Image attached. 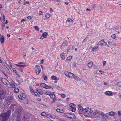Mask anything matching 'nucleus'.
I'll list each match as a JSON object with an SVG mask.
<instances>
[{
    "label": "nucleus",
    "instance_id": "f257e3e1",
    "mask_svg": "<svg viewBox=\"0 0 121 121\" xmlns=\"http://www.w3.org/2000/svg\"><path fill=\"white\" fill-rule=\"evenodd\" d=\"M10 114V111H8L7 112L2 113L0 116V119L2 121H6Z\"/></svg>",
    "mask_w": 121,
    "mask_h": 121
},
{
    "label": "nucleus",
    "instance_id": "f03ea898",
    "mask_svg": "<svg viewBox=\"0 0 121 121\" xmlns=\"http://www.w3.org/2000/svg\"><path fill=\"white\" fill-rule=\"evenodd\" d=\"M21 114V112L20 111L16 110L15 111V115L14 117H15L16 118V121H20L21 119L20 118V115Z\"/></svg>",
    "mask_w": 121,
    "mask_h": 121
},
{
    "label": "nucleus",
    "instance_id": "7ed1b4c3",
    "mask_svg": "<svg viewBox=\"0 0 121 121\" xmlns=\"http://www.w3.org/2000/svg\"><path fill=\"white\" fill-rule=\"evenodd\" d=\"M40 86L46 89H52L54 87L52 86H49L46 84L45 83H42L40 84Z\"/></svg>",
    "mask_w": 121,
    "mask_h": 121
},
{
    "label": "nucleus",
    "instance_id": "20e7f679",
    "mask_svg": "<svg viewBox=\"0 0 121 121\" xmlns=\"http://www.w3.org/2000/svg\"><path fill=\"white\" fill-rule=\"evenodd\" d=\"M66 117L72 119H74L75 118V116L73 114L70 113H67L65 114Z\"/></svg>",
    "mask_w": 121,
    "mask_h": 121
},
{
    "label": "nucleus",
    "instance_id": "39448f33",
    "mask_svg": "<svg viewBox=\"0 0 121 121\" xmlns=\"http://www.w3.org/2000/svg\"><path fill=\"white\" fill-rule=\"evenodd\" d=\"M1 80L3 83L7 87L10 88V84L9 82L6 79L4 78L1 79Z\"/></svg>",
    "mask_w": 121,
    "mask_h": 121
},
{
    "label": "nucleus",
    "instance_id": "423d86ee",
    "mask_svg": "<svg viewBox=\"0 0 121 121\" xmlns=\"http://www.w3.org/2000/svg\"><path fill=\"white\" fill-rule=\"evenodd\" d=\"M70 109L73 112H74L76 110L75 108V105L73 103H72L69 104Z\"/></svg>",
    "mask_w": 121,
    "mask_h": 121
},
{
    "label": "nucleus",
    "instance_id": "0eeeda50",
    "mask_svg": "<svg viewBox=\"0 0 121 121\" xmlns=\"http://www.w3.org/2000/svg\"><path fill=\"white\" fill-rule=\"evenodd\" d=\"M6 93L5 91L3 90H0V99H4Z\"/></svg>",
    "mask_w": 121,
    "mask_h": 121
},
{
    "label": "nucleus",
    "instance_id": "6e6552de",
    "mask_svg": "<svg viewBox=\"0 0 121 121\" xmlns=\"http://www.w3.org/2000/svg\"><path fill=\"white\" fill-rule=\"evenodd\" d=\"M35 69L36 71V73L37 74H38L40 72L41 70L40 66L39 65H37L35 67Z\"/></svg>",
    "mask_w": 121,
    "mask_h": 121
},
{
    "label": "nucleus",
    "instance_id": "1a4fd4ad",
    "mask_svg": "<svg viewBox=\"0 0 121 121\" xmlns=\"http://www.w3.org/2000/svg\"><path fill=\"white\" fill-rule=\"evenodd\" d=\"M65 73L67 76L71 78H73V77L74 76V74H73L69 72H65Z\"/></svg>",
    "mask_w": 121,
    "mask_h": 121
},
{
    "label": "nucleus",
    "instance_id": "9d476101",
    "mask_svg": "<svg viewBox=\"0 0 121 121\" xmlns=\"http://www.w3.org/2000/svg\"><path fill=\"white\" fill-rule=\"evenodd\" d=\"M98 44L101 46H106L107 44V43L105 42L104 39H102L98 43Z\"/></svg>",
    "mask_w": 121,
    "mask_h": 121
},
{
    "label": "nucleus",
    "instance_id": "9b49d317",
    "mask_svg": "<svg viewBox=\"0 0 121 121\" xmlns=\"http://www.w3.org/2000/svg\"><path fill=\"white\" fill-rule=\"evenodd\" d=\"M84 111L85 112H87L92 114V113L93 112L92 110L88 107L86 108H85L84 109Z\"/></svg>",
    "mask_w": 121,
    "mask_h": 121
},
{
    "label": "nucleus",
    "instance_id": "f8f14e48",
    "mask_svg": "<svg viewBox=\"0 0 121 121\" xmlns=\"http://www.w3.org/2000/svg\"><path fill=\"white\" fill-rule=\"evenodd\" d=\"M12 95V94L10 95V96H9L8 98L6 100V101H7V103H9L10 102H12L13 99Z\"/></svg>",
    "mask_w": 121,
    "mask_h": 121
},
{
    "label": "nucleus",
    "instance_id": "ddd939ff",
    "mask_svg": "<svg viewBox=\"0 0 121 121\" xmlns=\"http://www.w3.org/2000/svg\"><path fill=\"white\" fill-rule=\"evenodd\" d=\"M54 92H53V93L51 94V93L49 95V96H50V97L51 99H53V102H54L55 101V96L54 93Z\"/></svg>",
    "mask_w": 121,
    "mask_h": 121
},
{
    "label": "nucleus",
    "instance_id": "4468645a",
    "mask_svg": "<svg viewBox=\"0 0 121 121\" xmlns=\"http://www.w3.org/2000/svg\"><path fill=\"white\" fill-rule=\"evenodd\" d=\"M30 89L31 92L33 95L37 96L39 95L37 92L32 89L31 87H30Z\"/></svg>",
    "mask_w": 121,
    "mask_h": 121
},
{
    "label": "nucleus",
    "instance_id": "2eb2a0df",
    "mask_svg": "<svg viewBox=\"0 0 121 121\" xmlns=\"http://www.w3.org/2000/svg\"><path fill=\"white\" fill-rule=\"evenodd\" d=\"M46 117L50 119L52 118V119L55 120V118L54 117H52V116L51 114L50 113H47Z\"/></svg>",
    "mask_w": 121,
    "mask_h": 121
},
{
    "label": "nucleus",
    "instance_id": "dca6fc26",
    "mask_svg": "<svg viewBox=\"0 0 121 121\" xmlns=\"http://www.w3.org/2000/svg\"><path fill=\"white\" fill-rule=\"evenodd\" d=\"M105 94L108 96H112L113 94L112 92L109 91H107L105 92Z\"/></svg>",
    "mask_w": 121,
    "mask_h": 121
},
{
    "label": "nucleus",
    "instance_id": "f3484780",
    "mask_svg": "<svg viewBox=\"0 0 121 121\" xmlns=\"http://www.w3.org/2000/svg\"><path fill=\"white\" fill-rule=\"evenodd\" d=\"M67 41L65 40L63 42L62 44L61 47L62 48L66 46L67 45Z\"/></svg>",
    "mask_w": 121,
    "mask_h": 121
},
{
    "label": "nucleus",
    "instance_id": "a211bd4d",
    "mask_svg": "<svg viewBox=\"0 0 121 121\" xmlns=\"http://www.w3.org/2000/svg\"><path fill=\"white\" fill-rule=\"evenodd\" d=\"M78 109L79 111L80 112L84 111V109H83L82 106L80 105H78Z\"/></svg>",
    "mask_w": 121,
    "mask_h": 121
},
{
    "label": "nucleus",
    "instance_id": "6ab92c4d",
    "mask_svg": "<svg viewBox=\"0 0 121 121\" xmlns=\"http://www.w3.org/2000/svg\"><path fill=\"white\" fill-rule=\"evenodd\" d=\"M60 56L61 58L63 59L64 60L65 58V54L64 52L61 53L60 54Z\"/></svg>",
    "mask_w": 121,
    "mask_h": 121
},
{
    "label": "nucleus",
    "instance_id": "aec40b11",
    "mask_svg": "<svg viewBox=\"0 0 121 121\" xmlns=\"http://www.w3.org/2000/svg\"><path fill=\"white\" fill-rule=\"evenodd\" d=\"M6 64L9 67L10 69L12 68V66L10 62L8 61H6L5 62Z\"/></svg>",
    "mask_w": 121,
    "mask_h": 121
},
{
    "label": "nucleus",
    "instance_id": "412c9836",
    "mask_svg": "<svg viewBox=\"0 0 121 121\" xmlns=\"http://www.w3.org/2000/svg\"><path fill=\"white\" fill-rule=\"evenodd\" d=\"M1 66L2 68L5 71H9V70L7 67L4 65L3 64L2 65H1Z\"/></svg>",
    "mask_w": 121,
    "mask_h": 121
},
{
    "label": "nucleus",
    "instance_id": "4be33fe9",
    "mask_svg": "<svg viewBox=\"0 0 121 121\" xmlns=\"http://www.w3.org/2000/svg\"><path fill=\"white\" fill-rule=\"evenodd\" d=\"M107 114V113H106V114L104 113V112L102 111H99L98 113V114L101 115L102 117L104 116H106Z\"/></svg>",
    "mask_w": 121,
    "mask_h": 121
},
{
    "label": "nucleus",
    "instance_id": "5701e85b",
    "mask_svg": "<svg viewBox=\"0 0 121 121\" xmlns=\"http://www.w3.org/2000/svg\"><path fill=\"white\" fill-rule=\"evenodd\" d=\"M93 114L95 115L97 114H98L99 112V111L97 109H95L93 111Z\"/></svg>",
    "mask_w": 121,
    "mask_h": 121
},
{
    "label": "nucleus",
    "instance_id": "b1692460",
    "mask_svg": "<svg viewBox=\"0 0 121 121\" xmlns=\"http://www.w3.org/2000/svg\"><path fill=\"white\" fill-rule=\"evenodd\" d=\"M36 91L40 94H43V92L42 90L40 89H36Z\"/></svg>",
    "mask_w": 121,
    "mask_h": 121
},
{
    "label": "nucleus",
    "instance_id": "393cba45",
    "mask_svg": "<svg viewBox=\"0 0 121 121\" xmlns=\"http://www.w3.org/2000/svg\"><path fill=\"white\" fill-rule=\"evenodd\" d=\"M115 113L113 111H111L109 112V115L110 116H114L115 115Z\"/></svg>",
    "mask_w": 121,
    "mask_h": 121
},
{
    "label": "nucleus",
    "instance_id": "a878e982",
    "mask_svg": "<svg viewBox=\"0 0 121 121\" xmlns=\"http://www.w3.org/2000/svg\"><path fill=\"white\" fill-rule=\"evenodd\" d=\"M93 65V62H91L87 64L89 68H91Z\"/></svg>",
    "mask_w": 121,
    "mask_h": 121
},
{
    "label": "nucleus",
    "instance_id": "bb28decb",
    "mask_svg": "<svg viewBox=\"0 0 121 121\" xmlns=\"http://www.w3.org/2000/svg\"><path fill=\"white\" fill-rule=\"evenodd\" d=\"M98 48V46H95L92 48V51H96L97 50Z\"/></svg>",
    "mask_w": 121,
    "mask_h": 121
},
{
    "label": "nucleus",
    "instance_id": "cd10ccee",
    "mask_svg": "<svg viewBox=\"0 0 121 121\" xmlns=\"http://www.w3.org/2000/svg\"><path fill=\"white\" fill-rule=\"evenodd\" d=\"M96 73L97 74H101L102 73H104V71H101L100 70H98L96 72Z\"/></svg>",
    "mask_w": 121,
    "mask_h": 121
},
{
    "label": "nucleus",
    "instance_id": "c85d7f7f",
    "mask_svg": "<svg viewBox=\"0 0 121 121\" xmlns=\"http://www.w3.org/2000/svg\"><path fill=\"white\" fill-rule=\"evenodd\" d=\"M50 93V92L49 91H48L46 90L43 92V94L46 95H49Z\"/></svg>",
    "mask_w": 121,
    "mask_h": 121
},
{
    "label": "nucleus",
    "instance_id": "c756f323",
    "mask_svg": "<svg viewBox=\"0 0 121 121\" xmlns=\"http://www.w3.org/2000/svg\"><path fill=\"white\" fill-rule=\"evenodd\" d=\"M108 44L110 45H111L113 42V40L112 39H110L108 41Z\"/></svg>",
    "mask_w": 121,
    "mask_h": 121
},
{
    "label": "nucleus",
    "instance_id": "7c9ffc66",
    "mask_svg": "<svg viewBox=\"0 0 121 121\" xmlns=\"http://www.w3.org/2000/svg\"><path fill=\"white\" fill-rule=\"evenodd\" d=\"M47 35V33L46 32H45L42 34V36L43 37V38H45L46 37Z\"/></svg>",
    "mask_w": 121,
    "mask_h": 121
},
{
    "label": "nucleus",
    "instance_id": "2f4dec72",
    "mask_svg": "<svg viewBox=\"0 0 121 121\" xmlns=\"http://www.w3.org/2000/svg\"><path fill=\"white\" fill-rule=\"evenodd\" d=\"M15 106V105L14 104H12L10 107V110L11 111H14V107Z\"/></svg>",
    "mask_w": 121,
    "mask_h": 121
},
{
    "label": "nucleus",
    "instance_id": "473e14b6",
    "mask_svg": "<svg viewBox=\"0 0 121 121\" xmlns=\"http://www.w3.org/2000/svg\"><path fill=\"white\" fill-rule=\"evenodd\" d=\"M0 39L1 43H3L4 42V38L3 36H2L0 38Z\"/></svg>",
    "mask_w": 121,
    "mask_h": 121
},
{
    "label": "nucleus",
    "instance_id": "72a5a7b5",
    "mask_svg": "<svg viewBox=\"0 0 121 121\" xmlns=\"http://www.w3.org/2000/svg\"><path fill=\"white\" fill-rule=\"evenodd\" d=\"M15 65L16 66H17L21 67H23L27 66V65H18L17 64H15Z\"/></svg>",
    "mask_w": 121,
    "mask_h": 121
},
{
    "label": "nucleus",
    "instance_id": "f704fd0d",
    "mask_svg": "<svg viewBox=\"0 0 121 121\" xmlns=\"http://www.w3.org/2000/svg\"><path fill=\"white\" fill-rule=\"evenodd\" d=\"M92 81L94 82H95L97 81V79L96 78V77L95 76H94L92 78Z\"/></svg>",
    "mask_w": 121,
    "mask_h": 121
},
{
    "label": "nucleus",
    "instance_id": "c9c22d12",
    "mask_svg": "<svg viewBox=\"0 0 121 121\" xmlns=\"http://www.w3.org/2000/svg\"><path fill=\"white\" fill-rule=\"evenodd\" d=\"M51 78L52 80H57L58 78L57 77L55 76H52L51 77Z\"/></svg>",
    "mask_w": 121,
    "mask_h": 121
},
{
    "label": "nucleus",
    "instance_id": "e433bc0d",
    "mask_svg": "<svg viewBox=\"0 0 121 121\" xmlns=\"http://www.w3.org/2000/svg\"><path fill=\"white\" fill-rule=\"evenodd\" d=\"M73 78L77 80H79V79L78 77L75 76L74 75V76L73 77V78Z\"/></svg>",
    "mask_w": 121,
    "mask_h": 121
},
{
    "label": "nucleus",
    "instance_id": "4c0bfd02",
    "mask_svg": "<svg viewBox=\"0 0 121 121\" xmlns=\"http://www.w3.org/2000/svg\"><path fill=\"white\" fill-rule=\"evenodd\" d=\"M101 118L100 116H97L95 117L94 118L95 120H99Z\"/></svg>",
    "mask_w": 121,
    "mask_h": 121
},
{
    "label": "nucleus",
    "instance_id": "58836bf2",
    "mask_svg": "<svg viewBox=\"0 0 121 121\" xmlns=\"http://www.w3.org/2000/svg\"><path fill=\"white\" fill-rule=\"evenodd\" d=\"M116 85L117 86L120 87H121V82H118Z\"/></svg>",
    "mask_w": 121,
    "mask_h": 121
},
{
    "label": "nucleus",
    "instance_id": "ea45409f",
    "mask_svg": "<svg viewBox=\"0 0 121 121\" xmlns=\"http://www.w3.org/2000/svg\"><path fill=\"white\" fill-rule=\"evenodd\" d=\"M72 58V56H69L67 58L66 60V62H67L68 60H71Z\"/></svg>",
    "mask_w": 121,
    "mask_h": 121
},
{
    "label": "nucleus",
    "instance_id": "a19ab883",
    "mask_svg": "<svg viewBox=\"0 0 121 121\" xmlns=\"http://www.w3.org/2000/svg\"><path fill=\"white\" fill-rule=\"evenodd\" d=\"M15 83L17 85H19L20 84L19 82L17 80H16L15 82Z\"/></svg>",
    "mask_w": 121,
    "mask_h": 121
},
{
    "label": "nucleus",
    "instance_id": "79ce46f5",
    "mask_svg": "<svg viewBox=\"0 0 121 121\" xmlns=\"http://www.w3.org/2000/svg\"><path fill=\"white\" fill-rule=\"evenodd\" d=\"M67 20L69 22H73V18H69Z\"/></svg>",
    "mask_w": 121,
    "mask_h": 121
},
{
    "label": "nucleus",
    "instance_id": "37998d69",
    "mask_svg": "<svg viewBox=\"0 0 121 121\" xmlns=\"http://www.w3.org/2000/svg\"><path fill=\"white\" fill-rule=\"evenodd\" d=\"M10 87H12L13 88H15V85L13 83H10Z\"/></svg>",
    "mask_w": 121,
    "mask_h": 121
},
{
    "label": "nucleus",
    "instance_id": "c03bdc74",
    "mask_svg": "<svg viewBox=\"0 0 121 121\" xmlns=\"http://www.w3.org/2000/svg\"><path fill=\"white\" fill-rule=\"evenodd\" d=\"M45 16L47 19L49 18L50 16V15L49 13H47L45 14Z\"/></svg>",
    "mask_w": 121,
    "mask_h": 121
},
{
    "label": "nucleus",
    "instance_id": "a18cd8bd",
    "mask_svg": "<svg viewBox=\"0 0 121 121\" xmlns=\"http://www.w3.org/2000/svg\"><path fill=\"white\" fill-rule=\"evenodd\" d=\"M47 113L44 112H42L41 113V115L42 116H45L46 117Z\"/></svg>",
    "mask_w": 121,
    "mask_h": 121
},
{
    "label": "nucleus",
    "instance_id": "49530a36",
    "mask_svg": "<svg viewBox=\"0 0 121 121\" xmlns=\"http://www.w3.org/2000/svg\"><path fill=\"white\" fill-rule=\"evenodd\" d=\"M84 115L87 117H89V114L87 112L84 113Z\"/></svg>",
    "mask_w": 121,
    "mask_h": 121
},
{
    "label": "nucleus",
    "instance_id": "de8ad7c7",
    "mask_svg": "<svg viewBox=\"0 0 121 121\" xmlns=\"http://www.w3.org/2000/svg\"><path fill=\"white\" fill-rule=\"evenodd\" d=\"M43 77L44 80L45 81L47 80V77L46 75H45L44 74H43Z\"/></svg>",
    "mask_w": 121,
    "mask_h": 121
},
{
    "label": "nucleus",
    "instance_id": "09e8293b",
    "mask_svg": "<svg viewBox=\"0 0 121 121\" xmlns=\"http://www.w3.org/2000/svg\"><path fill=\"white\" fill-rule=\"evenodd\" d=\"M14 91L15 92L17 93L18 92L19 90L18 88H16L14 89Z\"/></svg>",
    "mask_w": 121,
    "mask_h": 121
},
{
    "label": "nucleus",
    "instance_id": "8fccbe9b",
    "mask_svg": "<svg viewBox=\"0 0 121 121\" xmlns=\"http://www.w3.org/2000/svg\"><path fill=\"white\" fill-rule=\"evenodd\" d=\"M111 36L113 39H115L116 35L115 34H113L111 35Z\"/></svg>",
    "mask_w": 121,
    "mask_h": 121
},
{
    "label": "nucleus",
    "instance_id": "3c124183",
    "mask_svg": "<svg viewBox=\"0 0 121 121\" xmlns=\"http://www.w3.org/2000/svg\"><path fill=\"white\" fill-rule=\"evenodd\" d=\"M22 97L24 98H26V95L24 93H22Z\"/></svg>",
    "mask_w": 121,
    "mask_h": 121
},
{
    "label": "nucleus",
    "instance_id": "603ef678",
    "mask_svg": "<svg viewBox=\"0 0 121 121\" xmlns=\"http://www.w3.org/2000/svg\"><path fill=\"white\" fill-rule=\"evenodd\" d=\"M102 63L103 66H104L106 64V62L105 60H103V61Z\"/></svg>",
    "mask_w": 121,
    "mask_h": 121
},
{
    "label": "nucleus",
    "instance_id": "864d4df0",
    "mask_svg": "<svg viewBox=\"0 0 121 121\" xmlns=\"http://www.w3.org/2000/svg\"><path fill=\"white\" fill-rule=\"evenodd\" d=\"M29 3V2L28 1H26L24 3V4L25 5L26 4H28Z\"/></svg>",
    "mask_w": 121,
    "mask_h": 121
},
{
    "label": "nucleus",
    "instance_id": "5fc2aeb1",
    "mask_svg": "<svg viewBox=\"0 0 121 121\" xmlns=\"http://www.w3.org/2000/svg\"><path fill=\"white\" fill-rule=\"evenodd\" d=\"M118 115L119 116H121V110H120L118 112Z\"/></svg>",
    "mask_w": 121,
    "mask_h": 121
},
{
    "label": "nucleus",
    "instance_id": "6e6d98bb",
    "mask_svg": "<svg viewBox=\"0 0 121 121\" xmlns=\"http://www.w3.org/2000/svg\"><path fill=\"white\" fill-rule=\"evenodd\" d=\"M43 14V13L42 11H40L39 12V15H42Z\"/></svg>",
    "mask_w": 121,
    "mask_h": 121
},
{
    "label": "nucleus",
    "instance_id": "4d7b16f0",
    "mask_svg": "<svg viewBox=\"0 0 121 121\" xmlns=\"http://www.w3.org/2000/svg\"><path fill=\"white\" fill-rule=\"evenodd\" d=\"M115 29V28L114 27H112L111 28H109V30H114Z\"/></svg>",
    "mask_w": 121,
    "mask_h": 121
},
{
    "label": "nucleus",
    "instance_id": "13d9d810",
    "mask_svg": "<svg viewBox=\"0 0 121 121\" xmlns=\"http://www.w3.org/2000/svg\"><path fill=\"white\" fill-rule=\"evenodd\" d=\"M34 28L37 30H39V28L36 26H35Z\"/></svg>",
    "mask_w": 121,
    "mask_h": 121
},
{
    "label": "nucleus",
    "instance_id": "bf43d9fd",
    "mask_svg": "<svg viewBox=\"0 0 121 121\" xmlns=\"http://www.w3.org/2000/svg\"><path fill=\"white\" fill-rule=\"evenodd\" d=\"M50 13H52L53 12V10L52 8H50Z\"/></svg>",
    "mask_w": 121,
    "mask_h": 121
},
{
    "label": "nucleus",
    "instance_id": "052dcab7",
    "mask_svg": "<svg viewBox=\"0 0 121 121\" xmlns=\"http://www.w3.org/2000/svg\"><path fill=\"white\" fill-rule=\"evenodd\" d=\"M27 18L28 19H29V20H30V19H31L32 18L31 17V16H28L27 17Z\"/></svg>",
    "mask_w": 121,
    "mask_h": 121
},
{
    "label": "nucleus",
    "instance_id": "680f3d73",
    "mask_svg": "<svg viewBox=\"0 0 121 121\" xmlns=\"http://www.w3.org/2000/svg\"><path fill=\"white\" fill-rule=\"evenodd\" d=\"M61 96L63 98H65V95L64 94H62L61 95Z\"/></svg>",
    "mask_w": 121,
    "mask_h": 121
},
{
    "label": "nucleus",
    "instance_id": "e2e57ef3",
    "mask_svg": "<svg viewBox=\"0 0 121 121\" xmlns=\"http://www.w3.org/2000/svg\"><path fill=\"white\" fill-rule=\"evenodd\" d=\"M60 112H59L62 113H63V110H62V109H60Z\"/></svg>",
    "mask_w": 121,
    "mask_h": 121
},
{
    "label": "nucleus",
    "instance_id": "0e129e2a",
    "mask_svg": "<svg viewBox=\"0 0 121 121\" xmlns=\"http://www.w3.org/2000/svg\"><path fill=\"white\" fill-rule=\"evenodd\" d=\"M101 121H106V119L104 118H102Z\"/></svg>",
    "mask_w": 121,
    "mask_h": 121
},
{
    "label": "nucleus",
    "instance_id": "69168bd1",
    "mask_svg": "<svg viewBox=\"0 0 121 121\" xmlns=\"http://www.w3.org/2000/svg\"><path fill=\"white\" fill-rule=\"evenodd\" d=\"M18 97L21 100H22V98L21 97V95H19L18 96Z\"/></svg>",
    "mask_w": 121,
    "mask_h": 121
},
{
    "label": "nucleus",
    "instance_id": "338daca9",
    "mask_svg": "<svg viewBox=\"0 0 121 121\" xmlns=\"http://www.w3.org/2000/svg\"><path fill=\"white\" fill-rule=\"evenodd\" d=\"M25 116H23V121H25Z\"/></svg>",
    "mask_w": 121,
    "mask_h": 121
},
{
    "label": "nucleus",
    "instance_id": "774afa93",
    "mask_svg": "<svg viewBox=\"0 0 121 121\" xmlns=\"http://www.w3.org/2000/svg\"><path fill=\"white\" fill-rule=\"evenodd\" d=\"M25 20H26L25 19H22L21 20V22H22L25 21Z\"/></svg>",
    "mask_w": 121,
    "mask_h": 121
}]
</instances>
